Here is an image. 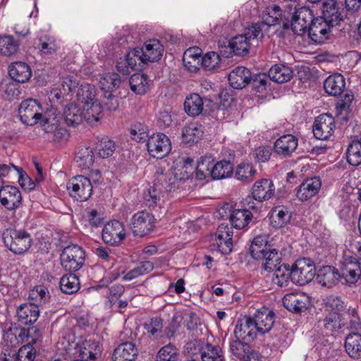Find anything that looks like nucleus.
Listing matches in <instances>:
<instances>
[{
  "label": "nucleus",
  "instance_id": "nucleus-32",
  "mask_svg": "<svg viewBox=\"0 0 361 361\" xmlns=\"http://www.w3.org/2000/svg\"><path fill=\"white\" fill-rule=\"evenodd\" d=\"M137 353L138 350L135 344L125 342L114 350L112 359L114 361H134Z\"/></svg>",
  "mask_w": 361,
  "mask_h": 361
},
{
  "label": "nucleus",
  "instance_id": "nucleus-41",
  "mask_svg": "<svg viewBox=\"0 0 361 361\" xmlns=\"http://www.w3.org/2000/svg\"><path fill=\"white\" fill-rule=\"evenodd\" d=\"M293 77L292 69L285 65L276 64L269 71V78L278 83H283L289 81Z\"/></svg>",
  "mask_w": 361,
  "mask_h": 361
},
{
  "label": "nucleus",
  "instance_id": "nucleus-47",
  "mask_svg": "<svg viewBox=\"0 0 361 361\" xmlns=\"http://www.w3.org/2000/svg\"><path fill=\"white\" fill-rule=\"evenodd\" d=\"M292 281V270L288 264L280 265L274 271L272 281L279 287H287Z\"/></svg>",
  "mask_w": 361,
  "mask_h": 361
},
{
  "label": "nucleus",
  "instance_id": "nucleus-36",
  "mask_svg": "<svg viewBox=\"0 0 361 361\" xmlns=\"http://www.w3.org/2000/svg\"><path fill=\"white\" fill-rule=\"evenodd\" d=\"M81 104H70L66 106L63 111L65 123L69 126H75L84 119Z\"/></svg>",
  "mask_w": 361,
  "mask_h": 361
},
{
  "label": "nucleus",
  "instance_id": "nucleus-35",
  "mask_svg": "<svg viewBox=\"0 0 361 361\" xmlns=\"http://www.w3.org/2000/svg\"><path fill=\"white\" fill-rule=\"evenodd\" d=\"M101 346L95 341H85L80 347L79 355L80 360L83 361H95L101 356Z\"/></svg>",
  "mask_w": 361,
  "mask_h": 361
},
{
  "label": "nucleus",
  "instance_id": "nucleus-55",
  "mask_svg": "<svg viewBox=\"0 0 361 361\" xmlns=\"http://www.w3.org/2000/svg\"><path fill=\"white\" fill-rule=\"evenodd\" d=\"M121 78L116 73H107L103 75L99 80L100 88L106 92H111L119 86Z\"/></svg>",
  "mask_w": 361,
  "mask_h": 361
},
{
  "label": "nucleus",
  "instance_id": "nucleus-17",
  "mask_svg": "<svg viewBox=\"0 0 361 361\" xmlns=\"http://www.w3.org/2000/svg\"><path fill=\"white\" fill-rule=\"evenodd\" d=\"M335 127V121L331 116L321 114L315 120L312 131L317 139L324 140L332 135Z\"/></svg>",
  "mask_w": 361,
  "mask_h": 361
},
{
  "label": "nucleus",
  "instance_id": "nucleus-22",
  "mask_svg": "<svg viewBox=\"0 0 361 361\" xmlns=\"http://www.w3.org/2000/svg\"><path fill=\"white\" fill-rule=\"evenodd\" d=\"M322 186L319 177L314 176L306 179L299 186L296 196L300 201H307L315 196Z\"/></svg>",
  "mask_w": 361,
  "mask_h": 361
},
{
  "label": "nucleus",
  "instance_id": "nucleus-48",
  "mask_svg": "<svg viewBox=\"0 0 361 361\" xmlns=\"http://www.w3.org/2000/svg\"><path fill=\"white\" fill-rule=\"evenodd\" d=\"M256 173L257 171L252 164L242 162L236 166L235 177L244 183H248L253 180Z\"/></svg>",
  "mask_w": 361,
  "mask_h": 361
},
{
  "label": "nucleus",
  "instance_id": "nucleus-26",
  "mask_svg": "<svg viewBox=\"0 0 361 361\" xmlns=\"http://www.w3.org/2000/svg\"><path fill=\"white\" fill-rule=\"evenodd\" d=\"M234 334L235 338L240 340H253L257 336V331L251 319V317H246L237 321Z\"/></svg>",
  "mask_w": 361,
  "mask_h": 361
},
{
  "label": "nucleus",
  "instance_id": "nucleus-11",
  "mask_svg": "<svg viewBox=\"0 0 361 361\" xmlns=\"http://www.w3.org/2000/svg\"><path fill=\"white\" fill-rule=\"evenodd\" d=\"M126 233L123 224L117 220H113L104 224L102 238L104 243L111 246H118L126 238Z\"/></svg>",
  "mask_w": 361,
  "mask_h": 361
},
{
  "label": "nucleus",
  "instance_id": "nucleus-57",
  "mask_svg": "<svg viewBox=\"0 0 361 361\" xmlns=\"http://www.w3.org/2000/svg\"><path fill=\"white\" fill-rule=\"evenodd\" d=\"M346 157L348 162L352 166H357L361 164V143L353 140L348 147Z\"/></svg>",
  "mask_w": 361,
  "mask_h": 361
},
{
  "label": "nucleus",
  "instance_id": "nucleus-44",
  "mask_svg": "<svg viewBox=\"0 0 361 361\" xmlns=\"http://www.w3.org/2000/svg\"><path fill=\"white\" fill-rule=\"evenodd\" d=\"M203 135L202 126L197 123H190L184 127L182 132L183 142L188 144L197 142Z\"/></svg>",
  "mask_w": 361,
  "mask_h": 361
},
{
  "label": "nucleus",
  "instance_id": "nucleus-59",
  "mask_svg": "<svg viewBox=\"0 0 361 361\" xmlns=\"http://www.w3.org/2000/svg\"><path fill=\"white\" fill-rule=\"evenodd\" d=\"M230 352L232 355L241 360L252 350L251 347L246 343L242 342L240 339L235 338L230 343Z\"/></svg>",
  "mask_w": 361,
  "mask_h": 361
},
{
  "label": "nucleus",
  "instance_id": "nucleus-18",
  "mask_svg": "<svg viewBox=\"0 0 361 361\" xmlns=\"http://www.w3.org/2000/svg\"><path fill=\"white\" fill-rule=\"evenodd\" d=\"M333 26L324 18H315L309 27V37L316 44H322L329 38L331 27Z\"/></svg>",
  "mask_w": 361,
  "mask_h": 361
},
{
  "label": "nucleus",
  "instance_id": "nucleus-10",
  "mask_svg": "<svg viewBox=\"0 0 361 361\" xmlns=\"http://www.w3.org/2000/svg\"><path fill=\"white\" fill-rule=\"evenodd\" d=\"M18 115L23 123L34 126L42 118V106L36 99H25L19 106Z\"/></svg>",
  "mask_w": 361,
  "mask_h": 361
},
{
  "label": "nucleus",
  "instance_id": "nucleus-54",
  "mask_svg": "<svg viewBox=\"0 0 361 361\" xmlns=\"http://www.w3.org/2000/svg\"><path fill=\"white\" fill-rule=\"evenodd\" d=\"M60 288L66 294L75 293L80 288L79 279L75 274L64 275L61 278Z\"/></svg>",
  "mask_w": 361,
  "mask_h": 361
},
{
  "label": "nucleus",
  "instance_id": "nucleus-4",
  "mask_svg": "<svg viewBox=\"0 0 361 361\" xmlns=\"http://www.w3.org/2000/svg\"><path fill=\"white\" fill-rule=\"evenodd\" d=\"M262 28L257 24H252L243 35H238L231 39L229 47L237 56H244L248 54L252 39L261 37Z\"/></svg>",
  "mask_w": 361,
  "mask_h": 361
},
{
  "label": "nucleus",
  "instance_id": "nucleus-56",
  "mask_svg": "<svg viewBox=\"0 0 361 361\" xmlns=\"http://www.w3.org/2000/svg\"><path fill=\"white\" fill-rule=\"evenodd\" d=\"M18 337L22 343H25V345L33 346L40 340L41 333L37 328L32 326L28 329H21Z\"/></svg>",
  "mask_w": 361,
  "mask_h": 361
},
{
  "label": "nucleus",
  "instance_id": "nucleus-12",
  "mask_svg": "<svg viewBox=\"0 0 361 361\" xmlns=\"http://www.w3.org/2000/svg\"><path fill=\"white\" fill-rule=\"evenodd\" d=\"M341 277L348 284H355L361 276V264L353 256L345 255L341 262Z\"/></svg>",
  "mask_w": 361,
  "mask_h": 361
},
{
  "label": "nucleus",
  "instance_id": "nucleus-15",
  "mask_svg": "<svg viewBox=\"0 0 361 361\" xmlns=\"http://www.w3.org/2000/svg\"><path fill=\"white\" fill-rule=\"evenodd\" d=\"M233 228L228 224L219 226L214 238V245L222 255L229 254L233 249Z\"/></svg>",
  "mask_w": 361,
  "mask_h": 361
},
{
  "label": "nucleus",
  "instance_id": "nucleus-27",
  "mask_svg": "<svg viewBox=\"0 0 361 361\" xmlns=\"http://www.w3.org/2000/svg\"><path fill=\"white\" fill-rule=\"evenodd\" d=\"M271 225L275 228L286 226L290 221L291 212L283 205L274 207L269 213Z\"/></svg>",
  "mask_w": 361,
  "mask_h": 361
},
{
  "label": "nucleus",
  "instance_id": "nucleus-49",
  "mask_svg": "<svg viewBox=\"0 0 361 361\" xmlns=\"http://www.w3.org/2000/svg\"><path fill=\"white\" fill-rule=\"evenodd\" d=\"M233 172V164L230 161L221 160L213 166L211 177L215 180L224 179L230 177Z\"/></svg>",
  "mask_w": 361,
  "mask_h": 361
},
{
  "label": "nucleus",
  "instance_id": "nucleus-5",
  "mask_svg": "<svg viewBox=\"0 0 361 361\" xmlns=\"http://www.w3.org/2000/svg\"><path fill=\"white\" fill-rule=\"evenodd\" d=\"M292 282L304 286L313 280L316 275V267L312 260L308 258L298 259L291 267Z\"/></svg>",
  "mask_w": 361,
  "mask_h": 361
},
{
  "label": "nucleus",
  "instance_id": "nucleus-8",
  "mask_svg": "<svg viewBox=\"0 0 361 361\" xmlns=\"http://www.w3.org/2000/svg\"><path fill=\"white\" fill-rule=\"evenodd\" d=\"M154 215L146 210L135 213L130 219V228L135 236L143 237L147 235L154 229Z\"/></svg>",
  "mask_w": 361,
  "mask_h": 361
},
{
  "label": "nucleus",
  "instance_id": "nucleus-51",
  "mask_svg": "<svg viewBox=\"0 0 361 361\" xmlns=\"http://www.w3.org/2000/svg\"><path fill=\"white\" fill-rule=\"evenodd\" d=\"M19 42L12 35H0V54L10 56L16 54L19 49Z\"/></svg>",
  "mask_w": 361,
  "mask_h": 361
},
{
  "label": "nucleus",
  "instance_id": "nucleus-20",
  "mask_svg": "<svg viewBox=\"0 0 361 361\" xmlns=\"http://www.w3.org/2000/svg\"><path fill=\"white\" fill-rule=\"evenodd\" d=\"M298 145V138L291 135L286 134L276 140L274 145V152L280 157H287L295 151Z\"/></svg>",
  "mask_w": 361,
  "mask_h": 361
},
{
  "label": "nucleus",
  "instance_id": "nucleus-25",
  "mask_svg": "<svg viewBox=\"0 0 361 361\" xmlns=\"http://www.w3.org/2000/svg\"><path fill=\"white\" fill-rule=\"evenodd\" d=\"M193 159L190 157H178L173 162L172 173L177 180H187L194 172Z\"/></svg>",
  "mask_w": 361,
  "mask_h": 361
},
{
  "label": "nucleus",
  "instance_id": "nucleus-62",
  "mask_svg": "<svg viewBox=\"0 0 361 361\" xmlns=\"http://www.w3.org/2000/svg\"><path fill=\"white\" fill-rule=\"evenodd\" d=\"M116 149L115 142L109 139L104 137L97 146V152L100 157L105 159L111 156Z\"/></svg>",
  "mask_w": 361,
  "mask_h": 361
},
{
  "label": "nucleus",
  "instance_id": "nucleus-13",
  "mask_svg": "<svg viewBox=\"0 0 361 361\" xmlns=\"http://www.w3.org/2000/svg\"><path fill=\"white\" fill-rule=\"evenodd\" d=\"M146 63L142 51L135 48L126 54L123 61L117 62L116 68L122 74L128 75L131 70L140 69Z\"/></svg>",
  "mask_w": 361,
  "mask_h": 361
},
{
  "label": "nucleus",
  "instance_id": "nucleus-2",
  "mask_svg": "<svg viewBox=\"0 0 361 361\" xmlns=\"http://www.w3.org/2000/svg\"><path fill=\"white\" fill-rule=\"evenodd\" d=\"M2 237L6 247L16 255L24 254L32 244L30 234L24 229H6Z\"/></svg>",
  "mask_w": 361,
  "mask_h": 361
},
{
  "label": "nucleus",
  "instance_id": "nucleus-6",
  "mask_svg": "<svg viewBox=\"0 0 361 361\" xmlns=\"http://www.w3.org/2000/svg\"><path fill=\"white\" fill-rule=\"evenodd\" d=\"M274 192L275 187L271 180L269 178L258 180L253 184L251 197H247L245 200L244 205H247L250 209H255L256 207L252 200L262 202L271 198Z\"/></svg>",
  "mask_w": 361,
  "mask_h": 361
},
{
  "label": "nucleus",
  "instance_id": "nucleus-60",
  "mask_svg": "<svg viewBox=\"0 0 361 361\" xmlns=\"http://www.w3.org/2000/svg\"><path fill=\"white\" fill-rule=\"evenodd\" d=\"M163 326V319L159 317H152L144 324L147 334L155 338L160 336Z\"/></svg>",
  "mask_w": 361,
  "mask_h": 361
},
{
  "label": "nucleus",
  "instance_id": "nucleus-61",
  "mask_svg": "<svg viewBox=\"0 0 361 361\" xmlns=\"http://www.w3.org/2000/svg\"><path fill=\"white\" fill-rule=\"evenodd\" d=\"M39 49L44 54H52L58 49L55 39L48 35H42L39 39Z\"/></svg>",
  "mask_w": 361,
  "mask_h": 361
},
{
  "label": "nucleus",
  "instance_id": "nucleus-24",
  "mask_svg": "<svg viewBox=\"0 0 361 361\" xmlns=\"http://www.w3.org/2000/svg\"><path fill=\"white\" fill-rule=\"evenodd\" d=\"M262 22L257 23L262 28L261 37H264V31H267L269 27L280 24L283 22V26L286 27L287 22L283 20V15L281 8L279 6L274 5L271 7L267 8L265 13L262 16Z\"/></svg>",
  "mask_w": 361,
  "mask_h": 361
},
{
  "label": "nucleus",
  "instance_id": "nucleus-16",
  "mask_svg": "<svg viewBox=\"0 0 361 361\" xmlns=\"http://www.w3.org/2000/svg\"><path fill=\"white\" fill-rule=\"evenodd\" d=\"M274 313L267 307L257 310L253 317H251L257 333L261 334L268 333L274 325Z\"/></svg>",
  "mask_w": 361,
  "mask_h": 361
},
{
  "label": "nucleus",
  "instance_id": "nucleus-9",
  "mask_svg": "<svg viewBox=\"0 0 361 361\" xmlns=\"http://www.w3.org/2000/svg\"><path fill=\"white\" fill-rule=\"evenodd\" d=\"M146 147L149 154L156 159L165 157L171 150L170 139L162 133L150 135L147 139Z\"/></svg>",
  "mask_w": 361,
  "mask_h": 361
},
{
  "label": "nucleus",
  "instance_id": "nucleus-3",
  "mask_svg": "<svg viewBox=\"0 0 361 361\" xmlns=\"http://www.w3.org/2000/svg\"><path fill=\"white\" fill-rule=\"evenodd\" d=\"M68 195L73 200L85 202L92 195L93 185L90 178L82 175L72 177L66 183Z\"/></svg>",
  "mask_w": 361,
  "mask_h": 361
},
{
  "label": "nucleus",
  "instance_id": "nucleus-52",
  "mask_svg": "<svg viewBox=\"0 0 361 361\" xmlns=\"http://www.w3.org/2000/svg\"><path fill=\"white\" fill-rule=\"evenodd\" d=\"M262 261V265L265 270L271 271L276 268L281 262V254L271 247L264 254V257L259 259Z\"/></svg>",
  "mask_w": 361,
  "mask_h": 361
},
{
  "label": "nucleus",
  "instance_id": "nucleus-37",
  "mask_svg": "<svg viewBox=\"0 0 361 361\" xmlns=\"http://www.w3.org/2000/svg\"><path fill=\"white\" fill-rule=\"evenodd\" d=\"M272 246L269 243L268 236L259 235L255 237L250 245V253L251 257L256 260L264 257V254Z\"/></svg>",
  "mask_w": 361,
  "mask_h": 361
},
{
  "label": "nucleus",
  "instance_id": "nucleus-38",
  "mask_svg": "<svg viewBox=\"0 0 361 361\" xmlns=\"http://www.w3.org/2000/svg\"><path fill=\"white\" fill-rule=\"evenodd\" d=\"M345 85V79L341 74H335L329 76L324 81V88L329 95L340 94Z\"/></svg>",
  "mask_w": 361,
  "mask_h": 361
},
{
  "label": "nucleus",
  "instance_id": "nucleus-40",
  "mask_svg": "<svg viewBox=\"0 0 361 361\" xmlns=\"http://www.w3.org/2000/svg\"><path fill=\"white\" fill-rule=\"evenodd\" d=\"M345 349L352 359H361V336L359 334H348L345 339Z\"/></svg>",
  "mask_w": 361,
  "mask_h": 361
},
{
  "label": "nucleus",
  "instance_id": "nucleus-58",
  "mask_svg": "<svg viewBox=\"0 0 361 361\" xmlns=\"http://www.w3.org/2000/svg\"><path fill=\"white\" fill-rule=\"evenodd\" d=\"M178 351L176 346L169 343L159 349L156 361H178Z\"/></svg>",
  "mask_w": 361,
  "mask_h": 361
},
{
  "label": "nucleus",
  "instance_id": "nucleus-42",
  "mask_svg": "<svg viewBox=\"0 0 361 361\" xmlns=\"http://www.w3.org/2000/svg\"><path fill=\"white\" fill-rule=\"evenodd\" d=\"M249 209L248 208L232 211L229 218L232 228L243 229L248 225L252 218V214Z\"/></svg>",
  "mask_w": 361,
  "mask_h": 361
},
{
  "label": "nucleus",
  "instance_id": "nucleus-14",
  "mask_svg": "<svg viewBox=\"0 0 361 361\" xmlns=\"http://www.w3.org/2000/svg\"><path fill=\"white\" fill-rule=\"evenodd\" d=\"M313 19L311 10L306 7L299 8L291 18L290 25L293 32L297 35H303L308 31Z\"/></svg>",
  "mask_w": 361,
  "mask_h": 361
},
{
  "label": "nucleus",
  "instance_id": "nucleus-23",
  "mask_svg": "<svg viewBox=\"0 0 361 361\" xmlns=\"http://www.w3.org/2000/svg\"><path fill=\"white\" fill-rule=\"evenodd\" d=\"M322 14L320 18L330 23L331 25H338L345 16L343 9H341L339 4L335 0H326L323 3Z\"/></svg>",
  "mask_w": 361,
  "mask_h": 361
},
{
  "label": "nucleus",
  "instance_id": "nucleus-33",
  "mask_svg": "<svg viewBox=\"0 0 361 361\" xmlns=\"http://www.w3.org/2000/svg\"><path fill=\"white\" fill-rule=\"evenodd\" d=\"M202 49L197 47L188 49L183 54V61L185 68L190 72H196L201 66Z\"/></svg>",
  "mask_w": 361,
  "mask_h": 361
},
{
  "label": "nucleus",
  "instance_id": "nucleus-46",
  "mask_svg": "<svg viewBox=\"0 0 361 361\" xmlns=\"http://www.w3.org/2000/svg\"><path fill=\"white\" fill-rule=\"evenodd\" d=\"M75 159L79 167L89 168L94 162V153L92 148L84 145L79 146L75 152Z\"/></svg>",
  "mask_w": 361,
  "mask_h": 361
},
{
  "label": "nucleus",
  "instance_id": "nucleus-63",
  "mask_svg": "<svg viewBox=\"0 0 361 361\" xmlns=\"http://www.w3.org/2000/svg\"><path fill=\"white\" fill-rule=\"evenodd\" d=\"M220 61L221 58L217 53L208 52L202 57L201 66L207 71H212L219 66Z\"/></svg>",
  "mask_w": 361,
  "mask_h": 361
},
{
  "label": "nucleus",
  "instance_id": "nucleus-7",
  "mask_svg": "<svg viewBox=\"0 0 361 361\" xmlns=\"http://www.w3.org/2000/svg\"><path fill=\"white\" fill-rule=\"evenodd\" d=\"M85 259V251L80 246L75 244L66 246L61 255L62 267L70 272L79 270L83 266Z\"/></svg>",
  "mask_w": 361,
  "mask_h": 361
},
{
  "label": "nucleus",
  "instance_id": "nucleus-50",
  "mask_svg": "<svg viewBox=\"0 0 361 361\" xmlns=\"http://www.w3.org/2000/svg\"><path fill=\"white\" fill-rule=\"evenodd\" d=\"M323 324L326 330L334 333L343 328L345 322L341 313L328 312L323 320Z\"/></svg>",
  "mask_w": 361,
  "mask_h": 361
},
{
  "label": "nucleus",
  "instance_id": "nucleus-53",
  "mask_svg": "<svg viewBox=\"0 0 361 361\" xmlns=\"http://www.w3.org/2000/svg\"><path fill=\"white\" fill-rule=\"evenodd\" d=\"M201 358L202 361H225L221 348L209 343L202 347Z\"/></svg>",
  "mask_w": 361,
  "mask_h": 361
},
{
  "label": "nucleus",
  "instance_id": "nucleus-64",
  "mask_svg": "<svg viewBox=\"0 0 361 361\" xmlns=\"http://www.w3.org/2000/svg\"><path fill=\"white\" fill-rule=\"evenodd\" d=\"M35 357V348L31 345H23L17 353L16 361H34Z\"/></svg>",
  "mask_w": 361,
  "mask_h": 361
},
{
  "label": "nucleus",
  "instance_id": "nucleus-19",
  "mask_svg": "<svg viewBox=\"0 0 361 361\" xmlns=\"http://www.w3.org/2000/svg\"><path fill=\"white\" fill-rule=\"evenodd\" d=\"M21 202L22 195L18 188L5 185L0 190V202L7 209L13 210L19 207Z\"/></svg>",
  "mask_w": 361,
  "mask_h": 361
},
{
  "label": "nucleus",
  "instance_id": "nucleus-21",
  "mask_svg": "<svg viewBox=\"0 0 361 361\" xmlns=\"http://www.w3.org/2000/svg\"><path fill=\"white\" fill-rule=\"evenodd\" d=\"M309 303L307 295L300 292L288 293L283 298V306L293 312H300L306 310Z\"/></svg>",
  "mask_w": 361,
  "mask_h": 361
},
{
  "label": "nucleus",
  "instance_id": "nucleus-31",
  "mask_svg": "<svg viewBox=\"0 0 361 361\" xmlns=\"http://www.w3.org/2000/svg\"><path fill=\"white\" fill-rule=\"evenodd\" d=\"M140 50L142 51L144 59L147 62H153L161 59L164 47L159 40L152 39L145 42L143 47L140 48Z\"/></svg>",
  "mask_w": 361,
  "mask_h": 361
},
{
  "label": "nucleus",
  "instance_id": "nucleus-45",
  "mask_svg": "<svg viewBox=\"0 0 361 361\" xmlns=\"http://www.w3.org/2000/svg\"><path fill=\"white\" fill-rule=\"evenodd\" d=\"M214 158L212 155H205L200 158L196 166V176L200 180L211 177Z\"/></svg>",
  "mask_w": 361,
  "mask_h": 361
},
{
  "label": "nucleus",
  "instance_id": "nucleus-39",
  "mask_svg": "<svg viewBox=\"0 0 361 361\" xmlns=\"http://www.w3.org/2000/svg\"><path fill=\"white\" fill-rule=\"evenodd\" d=\"M203 105V100L200 94L192 93L186 97L184 102V110L188 116L195 117L202 113Z\"/></svg>",
  "mask_w": 361,
  "mask_h": 361
},
{
  "label": "nucleus",
  "instance_id": "nucleus-1",
  "mask_svg": "<svg viewBox=\"0 0 361 361\" xmlns=\"http://www.w3.org/2000/svg\"><path fill=\"white\" fill-rule=\"evenodd\" d=\"M77 95L82 108L84 119L98 121L102 113V106L95 99L94 87L90 85H81Z\"/></svg>",
  "mask_w": 361,
  "mask_h": 361
},
{
  "label": "nucleus",
  "instance_id": "nucleus-34",
  "mask_svg": "<svg viewBox=\"0 0 361 361\" xmlns=\"http://www.w3.org/2000/svg\"><path fill=\"white\" fill-rule=\"evenodd\" d=\"M8 74L13 80L24 83L30 78L32 72L26 63L16 61L9 66Z\"/></svg>",
  "mask_w": 361,
  "mask_h": 361
},
{
  "label": "nucleus",
  "instance_id": "nucleus-30",
  "mask_svg": "<svg viewBox=\"0 0 361 361\" xmlns=\"http://www.w3.org/2000/svg\"><path fill=\"white\" fill-rule=\"evenodd\" d=\"M230 85L235 89H243L251 81V73L244 66H238L228 75Z\"/></svg>",
  "mask_w": 361,
  "mask_h": 361
},
{
  "label": "nucleus",
  "instance_id": "nucleus-29",
  "mask_svg": "<svg viewBox=\"0 0 361 361\" xmlns=\"http://www.w3.org/2000/svg\"><path fill=\"white\" fill-rule=\"evenodd\" d=\"M341 274L337 269L331 266H325L319 269L317 279L322 286L331 288L339 281Z\"/></svg>",
  "mask_w": 361,
  "mask_h": 361
},
{
  "label": "nucleus",
  "instance_id": "nucleus-43",
  "mask_svg": "<svg viewBox=\"0 0 361 361\" xmlns=\"http://www.w3.org/2000/svg\"><path fill=\"white\" fill-rule=\"evenodd\" d=\"M149 79L143 73H137L129 80L130 90L137 94H145L149 88Z\"/></svg>",
  "mask_w": 361,
  "mask_h": 361
},
{
  "label": "nucleus",
  "instance_id": "nucleus-28",
  "mask_svg": "<svg viewBox=\"0 0 361 361\" xmlns=\"http://www.w3.org/2000/svg\"><path fill=\"white\" fill-rule=\"evenodd\" d=\"M39 316V307L33 303L23 304L17 310L18 320L25 325L34 324Z\"/></svg>",
  "mask_w": 361,
  "mask_h": 361
}]
</instances>
